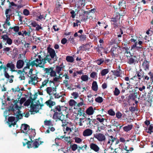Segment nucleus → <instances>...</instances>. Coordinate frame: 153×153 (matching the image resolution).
Here are the masks:
<instances>
[{
  "label": "nucleus",
  "instance_id": "f257e3e1",
  "mask_svg": "<svg viewBox=\"0 0 153 153\" xmlns=\"http://www.w3.org/2000/svg\"><path fill=\"white\" fill-rule=\"evenodd\" d=\"M15 68V65L12 62L7 63L6 66H4L3 67L4 76L6 78L9 79V82L10 83H12L13 82V79L14 76L13 75H11L10 76L9 74L7 73L8 68L10 69V71L12 72H13L16 71L14 70Z\"/></svg>",
  "mask_w": 153,
  "mask_h": 153
},
{
  "label": "nucleus",
  "instance_id": "f03ea898",
  "mask_svg": "<svg viewBox=\"0 0 153 153\" xmlns=\"http://www.w3.org/2000/svg\"><path fill=\"white\" fill-rule=\"evenodd\" d=\"M32 134L29 135V137L30 139V144H31L32 148H33L34 149H36L38 148L39 145L42 144L44 143L43 141H39L40 138L39 137L38 139H35L34 140H33L32 139H33V137H34L36 134V133L35 131V129L32 130H31Z\"/></svg>",
  "mask_w": 153,
  "mask_h": 153
},
{
  "label": "nucleus",
  "instance_id": "7ed1b4c3",
  "mask_svg": "<svg viewBox=\"0 0 153 153\" xmlns=\"http://www.w3.org/2000/svg\"><path fill=\"white\" fill-rule=\"evenodd\" d=\"M35 60L31 62V64L33 66L35 65L36 67L44 68V65L46 62L45 59L42 58L41 56L38 54L35 56Z\"/></svg>",
  "mask_w": 153,
  "mask_h": 153
},
{
  "label": "nucleus",
  "instance_id": "20e7f679",
  "mask_svg": "<svg viewBox=\"0 0 153 153\" xmlns=\"http://www.w3.org/2000/svg\"><path fill=\"white\" fill-rule=\"evenodd\" d=\"M71 109L72 111L76 114L77 116L79 115L80 116L83 115L85 116L84 115H85L84 113V110L80 107V106H71Z\"/></svg>",
  "mask_w": 153,
  "mask_h": 153
},
{
  "label": "nucleus",
  "instance_id": "39448f33",
  "mask_svg": "<svg viewBox=\"0 0 153 153\" xmlns=\"http://www.w3.org/2000/svg\"><path fill=\"white\" fill-rule=\"evenodd\" d=\"M30 77L28 80V83L30 85H35L38 82V78L36 74H33L29 76Z\"/></svg>",
  "mask_w": 153,
  "mask_h": 153
},
{
  "label": "nucleus",
  "instance_id": "423d86ee",
  "mask_svg": "<svg viewBox=\"0 0 153 153\" xmlns=\"http://www.w3.org/2000/svg\"><path fill=\"white\" fill-rule=\"evenodd\" d=\"M21 129L22 132L23 133H25L24 130L25 132H27L26 134L29 136V135L32 134L31 130H34V129H32L31 130L30 129V126L27 124H22L21 127Z\"/></svg>",
  "mask_w": 153,
  "mask_h": 153
},
{
  "label": "nucleus",
  "instance_id": "0eeeda50",
  "mask_svg": "<svg viewBox=\"0 0 153 153\" xmlns=\"http://www.w3.org/2000/svg\"><path fill=\"white\" fill-rule=\"evenodd\" d=\"M31 65V63H27L26 66L24 68L22 71L28 77L33 74V70L32 67H31V68H30Z\"/></svg>",
  "mask_w": 153,
  "mask_h": 153
},
{
  "label": "nucleus",
  "instance_id": "6e6552de",
  "mask_svg": "<svg viewBox=\"0 0 153 153\" xmlns=\"http://www.w3.org/2000/svg\"><path fill=\"white\" fill-rule=\"evenodd\" d=\"M22 107H23V106H9V109L8 111H10L11 112L13 113L15 116H16L19 113L18 110H20Z\"/></svg>",
  "mask_w": 153,
  "mask_h": 153
},
{
  "label": "nucleus",
  "instance_id": "1a4fd4ad",
  "mask_svg": "<svg viewBox=\"0 0 153 153\" xmlns=\"http://www.w3.org/2000/svg\"><path fill=\"white\" fill-rule=\"evenodd\" d=\"M65 115H63L62 112H55L53 116L54 119L57 120H62L64 119Z\"/></svg>",
  "mask_w": 153,
  "mask_h": 153
},
{
  "label": "nucleus",
  "instance_id": "9d476101",
  "mask_svg": "<svg viewBox=\"0 0 153 153\" xmlns=\"http://www.w3.org/2000/svg\"><path fill=\"white\" fill-rule=\"evenodd\" d=\"M13 94H15L16 96V94L19 97V99L22 95V92L20 91V89L19 86H17L14 88L11 89Z\"/></svg>",
  "mask_w": 153,
  "mask_h": 153
},
{
  "label": "nucleus",
  "instance_id": "9b49d317",
  "mask_svg": "<svg viewBox=\"0 0 153 153\" xmlns=\"http://www.w3.org/2000/svg\"><path fill=\"white\" fill-rule=\"evenodd\" d=\"M43 106H30V110L29 111L31 114H34L39 112V107L41 108Z\"/></svg>",
  "mask_w": 153,
  "mask_h": 153
},
{
  "label": "nucleus",
  "instance_id": "f8f14e48",
  "mask_svg": "<svg viewBox=\"0 0 153 153\" xmlns=\"http://www.w3.org/2000/svg\"><path fill=\"white\" fill-rule=\"evenodd\" d=\"M18 111L19 112L18 114H16V120L13 123L10 124L9 125V127H11L12 126H14L16 125L17 121L19 119H21L22 118L23 116L22 114L21 113V111H20V110H18Z\"/></svg>",
  "mask_w": 153,
  "mask_h": 153
},
{
  "label": "nucleus",
  "instance_id": "ddd939ff",
  "mask_svg": "<svg viewBox=\"0 0 153 153\" xmlns=\"http://www.w3.org/2000/svg\"><path fill=\"white\" fill-rule=\"evenodd\" d=\"M94 137L99 142L104 141L106 139L105 136L103 134L100 133H97L95 134Z\"/></svg>",
  "mask_w": 153,
  "mask_h": 153
},
{
  "label": "nucleus",
  "instance_id": "4468645a",
  "mask_svg": "<svg viewBox=\"0 0 153 153\" xmlns=\"http://www.w3.org/2000/svg\"><path fill=\"white\" fill-rule=\"evenodd\" d=\"M138 62V59L136 56H134L128 59V63L130 65L135 64Z\"/></svg>",
  "mask_w": 153,
  "mask_h": 153
},
{
  "label": "nucleus",
  "instance_id": "2eb2a0df",
  "mask_svg": "<svg viewBox=\"0 0 153 153\" xmlns=\"http://www.w3.org/2000/svg\"><path fill=\"white\" fill-rule=\"evenodd\" d=\"M48 53H49V54L51 58L52 59H53L55 57V60H56L57 58H56V55L55 52L54 50L51 48H48Z\"/></svg>",
  "mask_w": 153,
  "mask_h": 153
},
{
  "label": "nucleus",
  "instance_id": "dca6fc26",
  "mask_svg": "<svg viewBox=\"0 0 153 153\" xmlns=\"http://www.w3.org/2000/svg\"><path fill=\"white\" fill-rule=\"evenodd\" d=\"M89 146L91 150L96 152H98L100 150V147L95 143H91L90 144Z\"/></svg>",
  "mask_w": 153,
  "mask_h": 153
},
{
  "label": "nucleus",
  "instance_id": "f3484780",
  "mask_svg": "<svg viewBox=\"0 0 153 153\" xmlns=\"http://www.w3.org/2000/svg\"><path fill=\"white\" fill-rule=\"evenodd\" d=\"M2 39L4 41H6V43L9 45H11L12 43V40L7 35H4L2 36Z\"/></svg>",
  "mask_w": 153,
  "mask_h": 153
},
{
  "label": "nucleus",
  "instance_id": "a211bd4d",
  "mask_svg": "<svg viewBox=\"0 0 153 153\" xmlns=\"http://www.w3.org/2000/svg\"><path fill=\"white\" fill-rule=\"evenodd\" d=\"M65 134V137L63 141L65 143H67L68 144H71L72 143L71 139V137L69 136H68L66 135V132L65 131L64 132Z\"/></svg>",
  "mask_w": 153,
  "mask_h": 153
},
{
  "label": "nucleus",
  "instance_id": "6ab92c4d",
  "mask_svg": "<svg viewBox=\"0 0 153 153\" xmlns=\"http://www.w3.org/2000/svg\"><path fill=\"white\" fill-rule=\"evenodd\" d=\"M149 62L146 60H144L142 65L143 68L146 71H148L149 70Z\"/></svg>",
  "mask_w": 153,
  "mask_h": 153
},
{
  "label": "nucleus",
  "instance_id": "aec40b11",
  "mask_svg": "<svg viewBox=\"0 0 153 153\" xmlns=\"http://www.w3.org/2000/svg\"><path fill=\"white\" fill-rule=\"evenodd\" d=\"M92 132V130L90 129H87L84 131L83 134L84 136H88L91 135Z\"/></svg>",
  "mask_w": 153,
  "mask_h": 153
},
{
  "label": "nucleus",
  "instance_id": "412c9836",
  "mask_svg": "<svg viewBox=\"0 0 153 153\" xmlns=\"http://www.w3.org/2000/svg\"><path fill=\"white\" fill-rule=\"evenodd\" d=\"M145 130L146 131H147L146 132L147 133L151 134L152 133H153V124H151L148 127H145Z\"/></svg>",
  "mask_w": 153,
  "mask_h": 153
},
{
  "label": "nucleus",
  "instance_id": "4be33fe9",
  "mask_svg": "<svg viewBox=\"0 0 153 153\" xmlns=\"http://www.w3.org/2000/svg\"><path fill=\"white\" fill-rule=\"evenodd\" d=\"M137 44H134L131 46V50L134 51L136 50L140 51V49L142 48L143 47L142 46H137Z\"/></svg>",
  "mask_w": 153,
  "mask_h": 153
},
{
  "label": "nucleus",
  "instance_id": "5701e85b",
  "mask_svg": "<svg viewBox=\"0 0 153 153\" xmlns=\"http://www.w3.org/2000/svg\"><path fill=\"white\" fill-rule=\"evenodd\" d=\"M34 16L36 17L37 18L36 19L37 21H39V20L42 21L43 20L45 19V17L44 16V15L43 14L42 15L40 13L37 14L36 15L34 14Z\"/></svg>",
  "mask_w": 153,
  "mask_h": 153
},
{
  "label": "nucleus",
  "instance_id": "b1692460",
  "mask_svg": "<svg viewBox=\"0 0 153 153\" xmlns=\"http://www.w3.org/2000/svg\"><path fill=\"white\" fill-rule=\"evenodd\" d=\"M102 116H103L104 117H105L104 115H102L100 114L97 115V120L99 121L100 123H103L104 121V120H106H106H107L105 118H104L102 117Z\"/></svg>",
  "mask_w": 153,
  "mask_h": 153
},
{
  "label": "nucleus",
  "instance_id": "393cba45",
  "mask_svg": "<svg viewBox=\"0 0 153 153\" xmlns=\"http://www.w3.org/2000/svg\"><path fill=\"white\" fill-rule=\"evenodd\" d=\"M18 74L19 75V78L20 80H25V76L24 72L22 71L18 70L17 71Z\"/></svg>",
  "mask_w": 153,
  "mask_h": 153
},
{
  "label": "nucleus",
  "instance_id": "a878e982",
  "mask_svg": "<svg viewBox=\"0 0 153 153\" xmlns=\"http://www.w3.org/2000/svg\"><path fill=\"white\" fill-rule=\"evenodd\" d=\"M24 62L22 60H19L17 62L16 67L18 69L22 68L24 65Z\"/></svg>",
  "mask_w": 153,
  "mask_h": 153
},
{
  "label": "nucleus",
  "instance_id": "bb28decb",
  "mask_svg": "<svg viewBox=\"0 0 153 153\" xmlns=\"http://www.w3.org/2000/svg\"><path fill=\"white\" fill-rule=\"evenodd\" d=\"M32 99L31 100L30 99H28L26 101H25V102L24 104L23 105H30V103H31L30 105H42L41 104H33L31 102H33Z\"/></svg>",
  "mask_w": 153,
  "mask_h": 153
},
{
  "label": "nucleus",
  "instance_id": "cd10ccee",
  "mask_svg": "<svg viewBox=\"0 0 153 153\" xmlns=\"http://www.w3.org/2000/svg\"><path fill=\"white\" fill-rule=\"evenodd\" d=\"M92 88L93 91H97L98 89V85L96 81H94L92 83Z\"/></svg>",
  "mask_w": 153,
  "mask_h": 153
},
{
  "label": "nucleus",
  "instance_id": "c85d7f7f",
  "mask_svg": "<svg viewBox=\"0 0 153 153\" xmlns=\"http://www.w3.org/2000/svg\"><path fill=\"white\" fill-rule=\"evenodd\" d=\"M94 111L93 108L92 106L89 107L86 110V113L89 115H91L93 114Z\"/></svg>",
  "mask_w": 153,
  "mask_h": 153
},
{
  "label": "nucleus",
  "instance_id": "c756f323",
  "mask_svg": "<svg viewBox=\"0 0 153 153\" xmlns=\"http://www.w3.org/2000/svg\"><path fill=\"white\" fill-rule=\"evenodd\" d=\"M109 72V69L108 68L104 69H102L100 73L102 76H104L106 75Z\"/></svg>",
  "mask_w": 153,
  "mask_h": 153
},
{
  "label": "nucleus",
  "instance_id": "7c9ffc66",
  "mask_svg": "<svg viewBox=\"0 0 153 153\" xmlns=\"http://www.w3.org/2000/svg\"><path fill=\"white\" fill-rule=\"evenodd\" d=\"M121 72L122 71L120 69V67L119 66V68L117 70H115L114 75L117 77H119L120 76V75L122 73Z\"/></svg>",
  "mask_w": 153,
  "mask_h": 153
},
{
  "label": "nucleus",
  "instance_id": "2f4dec72",
  "mask_svg": "<svg viewBox=\"0 0 153 153\" xmlns=\"http://www.w3.org/2000/svg\"><path fill=\"white\" fill-rule=\"evenodd\" d=\"M60 78V76H59L53 78L52 80H50L49 83L50 84L53 83L54 84H55L57 82L59 81Z\"/></svg>",
  "mask_w": 153,
  "mask_h": 153
},
{
  "label": "nucleus",
  "instance_id": "473e14b6",
  "mask_svg": "<svg viewBox=\"0 0 153 153\" xmlns=\"http://www.w3.org/2000/svg\"><path fill=\"white\" fill-rule=\"evenodd\" d=\"M133 127V125L131 124L128 125L127 126H124L123 128V130L127 132L130 131L132 129Z\"/></svg>",
  "mask_w": 153,
  "mask_h": 153
},
{
  "label": "nucleus",
  "instance_id": "72a5a7b5",
  "mask_svg": "<svg viewBox=\"0 0 153 153\" xmlns=\"http://www.w3.org/2000/svg\"><path fill=\"white\" fill-rule=\"evenodd\" d=\"M85 121H86L87 124L89 126H93V121L90 118H86Z\"/></svg>",
  "mask_w": 153,
  "mask_h": 153
},
{
  "label": "nucleus",
  "instance_id": "f704fd0d",
  "mask_svg": "<svg viewBox=\"0 0 153 153\" xmlns=\"http://www.w3.org/2000/svg\"><path fill=\"white\" fill-rule=\"evenodd\" d=\"M108 141L107 142L108 144H110L111 143V145H112L114 141L116 140V138L112 136H108Z\"/></svg>",
  "mask_w": 153,
  "mask_h": 153
},
{
  "label": "nucleus",
  "instance_id": "c9c22d12",
  "mask_svg": "<svg viewBox=\"0 0 153 153\" xmlns=\"http://www.w3.org/2000/svg\"><path fill=\"white\" fill-rule=\"evenodd\" d=\"M55 90V89L54 88H52L51 87H48L46 89V91L47 93L50 95L51 94V92L52 91H54Z\"/></svg>",
  "mask_w": 153,
  "mask_h": 153
},
{
  "label": "nucleus",
  "instance_id": "e433bc0d",
  "mask_svg": "<svg viewBox=\"0 0 153 153\" xmlns=\"http://www.w3.org/2000/svg\"><path fill=\"white\" fill-rule=\"evenodd\" d=\"M62 68V66L61 65H60L59 66H57L56 68V72L57 73V74L60 76L62 75V74L61 73V71Z\"/></svg>",
  "mask_w": 153,
  "mask_h": 153
},
{
  "label": "nucleus",
  "instance_id": "4c0bfd02",
  "mask_svg": "<svg viewBox=\"0 0 153 153\" xmlns=\"http://www.w3.org/2000/svg\"><path fill=\"white\" fill-rule=\"evenodd\" d=\"M50 80L49 79H47L44 80L42 83V85L40 86V88H42L45 86H47V84L48 82H49Z\"/></svg>",
  "mask_w": 153,
  "mask_h": 153
},
{
  "label": "nucleus",
  "instance_id": "58836bf2",
  "mask_svg": "<svg viewBox=\"0 0 153 153\" xmlns=\"http://www.w3.org/2000/svg\"><path fill=\"white\" fill-rule=\"evenodd\" d=\"M81 79L83 81H87L89 79V77L87 75H83L81 76Z\"/></svg>",
  "mask_w": 153,
  "mask_h": 153
},
{
  "label": "nucleus",
  "instance_id": "ea45409f",
  "mask_svg": "<svg viewBox=\"0 0 153 153\" xmlns=\"http://www.w3.org/2000/svg\"><path fill=\"white\" fill-rule=\"evenodd\" d=\"M15 117H8V123L9 124V126L10 124H11L12 123H13L15 121Z\"/></svg>",
  "mask_w": 153,
  "mask_h": 153
},
{
  "label": "nucleus",
  "instance_id": "a19ab883",
  "mask_svg": "<svg viewBox=\"0 0 153 153\" xmlns=\"http://www.w3.org/2000/svg\"><path fill=\"white\" fill-rule=\"evenodd\" d=\"M65 137V134L62 135V136H61L59 137H56L55 138V143H56V144L57 146H59V143L58 141V140L62 139H64Z\"/></svg>",
  "mask_w": 153,
  "mask_h": 153
},
{
  "label": "nucleus",
  "instance_id": "79ce46f5",
  "mask_svg": "<svg viewBox=\"0 0 153 153\" xmlns=\"http://www.w3.org/2000/svg\"><path fill=\"white\" fill-rule=\"evenodd\" d=\"M53 68H44V71L45 74L48 75L50 74Z\"/></svg>",
  "mask_w": 153,
  "mask_h": 153
},
{
  "label": "nucleus",
  "instance_id": "37998d69",
  "mask_svg": "<svg viewBox=\"0 0 153 153\" xmlns=\"http://www.w3.org/2000/svg\"><path fill=\"white\" fill-rule=\"evenodd\" d=\"M8 109H9V107L6 109L4 113V116L5 117V120L7 119V117L9 116V113L11 112L10 111H8Z\"/></svg>",
  "mask_w": 153,
  "mask_h": 153
},
{
  "label": "nucleus",
  "instance_id": "c03bdc74",
  "mask_svg": "<svg viewBox=\"0 0 153 153\" xmlns=\"http://www.w3.org/2000/svg\"><path fill=\"white\" fill-rule=\"evenodd\" d=\"M44 123L45 126H53L51 120H46L44 121Z\"/></svg>",
  "mask_w": 153,
  "mask_h": 153
},
{
  "label": "nucleus",
  "instance_id": "a18cd8bd",
  "mask_svg": "<svg viewBox=\"0 0 153 153\" xmlns=\"http://www.w3.org/2000/svg\"><path fill=\"white\" fill-rule=\"evenodd\" d=\"M129 110L132 113H134L135 111H138V109L136 107V106H135V107L134 106L130 107L129 108Z\"/></svg>",
  "mask_w": 153,
  "mask_h": 153
},
{
  "label": "nucleus",
  "instance_id": "49530a36",
  "mask_svg": "<svg viewBox=\"0 0 153 153\" xmlns=\"http://www.w3.org/2000/svg\"><path fill=\"white\" fill-rule=\"evenodd\" d=\"M66 60L69 62H72L74 61L73 57L72 56H67L66 58Z\"/></svg>",
  "mask_w": 153,
  "mask_h": 153
},
{
  "label": "nucleus",
  "instance_id": "de8ad7c7",
  "mask_svg": "<svg viewBox=\"0 0 153 153\" xmlns=\"http://www.w3.org/2000/svg\"><path fill=\"white\" fill-rule=\"evenodd\" d=\"M95 62H96L98 65H100L104 62V59L103 58H101L96 60L95 61Z\"/></svg>",
  "mask_w": 153,
  "mask_h": 153
},
{
  "label": "nucleus",
  "instance_id": "09e8293b",
  "mask_svg": "<svg viewBox=\"0 0 153 153\" xmlns=\"http://www.w3.org/2000/svg\"><path fill=\"white\" fill-rule=\"evenodd\" d=\"M46 104L47 105H54L55 104V102L53 101L52 100H50L47 101L45 102Z\"/></svg>",
  "mask_w": 153,
  "mask_h": 153
},
{
  "label": "nucleus",
  "instance_id": "8fccbe9b",
  "mask_svg": "<svg viewBox=\"0 0 153 153\" xmlns=\"http://www.w3.org/2000/svg\"><path fill=\"white\" fill-rule=\"evenodd\" d=\"M23 145L24 146H25L26 145H27V147L28 149L32 148L31 144H30V141H27L26 143H24V142H23Z\"/></svg>",
  "mask_w": 153,
  "mask_h": 153
},
{
  "label": "nucleus",
  "instance_id": "3c124183",
  "mask_svg": "<svg viewBox=\"0 0 153 153\" xmlns=\"http://www.w3.org/2000/svg\"><path fill=\"white\" fill-rule=\"evenodd\" d=\"M65 128L64 129V128L63 131L64 132H65V131L66 132V133H67V132H68V134H69L71 132L72 130L71 128L68 127L67 126H65Z\"/></svg>",
  "mask_w": 153,
  "mask_h": 153
},
{
  "label": "nucleus",
  "instance_id": "603ef678",
  "mask_svg": "<svg viewBox=\"0 0 153 153\" xmlns=\"http://www.w3.org/2000/svg\"><path fill=\"white\" fill-rule=\"evenodd\" d=\"M11 53L12 56V57L14 58L17 55V50L16 49H14L12 51H11Z\"/></svg>",
  "mask_w": 153,
  "mask_h": 153
},
{
  "label": "nucleus",
  "instance_id": "864d4df0",
  "mask_svg": "<svg viewBox=\"0 0 153 153\" xmlns=\"http://www.w3.org/2000/svg\"><path fill=\"white\" fill-rule=\"evenodd\" d=\"M74 139L75 140V143H79L82 142V139L79 137H75L74 138Z\"/></svg>",
  "mask_w": 153,
  "mask_h": 153
},
{
  "label": "nucleus",
  "instance_id": "5fc2aeb1",
  "mask_svg": "<svg viewBox=\"0 0 153 153\" xmlns=\"http://www.w3.org/2000/svg\"><path fill=\"white\" fill-rule=\"evenodd\" d=\"M61 107L60 106H56L55 107V108L53 109V111L55 112L58 111L59 112H61Z\"/></svg>",
  "mask_w": 153,
  "mask_h": 153
},
{
  "label": "nucleus",
  "instance_id": "6e6d98bb",
  "mask_svg": "<svg viewBox=\"0 0 153 153\" xmlns=\"http://www.w3.org/2000/svg\"><path fill=\"white\" fill-rule=\"evenodd\" d=\"M108 114L111 116H114L115 115V112L112 109H109L108 111Z\"/></svg>",
  "mask_w": 153,
  "mask_h": 153
},
{
  "label": "nucleus",
  "instance_id": "4d7b16f0",
  "mask_svg": "<svg viewBox=\"0 0 153 153\" xmlns=\"http://www.w3.org/2000/svg\"><path fill=\"white\" fill-rule=\"evenodd\" d=\"M69 105H75L77 104V102L73 99H71L69 101Z\"/></svg>",
  "mask_w": 153,
  "mask_h": 153
},
{
  "label": "nucleus",
  "instance_id": "13d9d810",
  "mask_svg": "<svg viewBox=\"0 0 153 153\" xmlns=\"http://www.w3.org/2000/svg\"><path fill=\"white\" fill-rule=\"evenodd\" d=\"M43 59H45V62H46V61H47L48 62L51 64H52L53 63H54V61H53V62L52 61V59L49 58V56H47Z\"/></svg>",
  "mask_w": 153,
  "mask_h": 153
},
{
  "label": "nucleus",
  "instance_id": "bf43d9fd",
  "mask_svg": "<svg viewBox=\"0 0 153 153\" xmlns=\"http://www.w3.org/2000/svg\"><path fill=\"white\" fill-rule=\"evenodd\" d=\"M62 122V126L63 127V128L64 129L65 128V126H66L68 124V122H66L65 120H64V119L62 120H61Z\"/></svg>",
  "mask_w": 153,
  "mask_h": 153
},
{
  "label": "nucleus",
  "instance_id": "052dcab7",
  "mask_svg": "<svg viewBox=\"0 0 153 153\" xmlns=\"http://www.w3.org/2000/svg\"><path fill=\"white\" fill-rule=\"evenodd\" d=\"M95 101L99 103H101L103 101V98L101 97H98L95 99Z\"/></svg>",
  "mask_w": 153,
  "mask_h": 153
},
{
  "label": "nucleus",
  "instance_id": "680f3d73",
  "mask_svg": "<svg viewBox=\"0 0 153 153\" xmlns=\"http://www.w3.org/2000/svg\"><path fill=\"white\" fill-rule=\"evenodd\" d=\"M120 93V90L117 88L116 87L115 88L114 94L115 96L118 95Z\"/></svg>",
  "mask_w": 153,
  "mask_h": 153
},
{
  "label": "nucleus",
  "instance_id": "e2e57ef3",
  "mask_svg": "<svg viewBox=\"0 0 153 153\" xmlns=\"http://www.w3.org/2000/svg\"><path fill=\"white\" fill-rule=\"evenodd\" d=\"M77 148L78 146L76 144H74L71 146V149L74 151H76Z\"/></svg>",
  "mask_w": 153,
  "mask_h": 153
},
{
  "label": "nucleus",
  "instance_id": "0e129e2a",
  "mask_svg": "<svg viewBox=\"0 0 153 153\" xmlns=\"http://www.w3.org/2000/svg\"><path fill=\"white\" fill-rule=\"evenodd\" d=\"M111 22H114L113 24L115 25V27H117V24H116V22H117V19L115 18H113L111 19Z\"/></svg>",
  "mask_w": 153,
  "mask_h": 153
},
{
  "label": "nucleus",
  "instance_id": "69168bd1",
  "mask_svg": "<svg viewBox=\"0 0 153 153\" xmlns=\"http://www.w3.org/2000/svg\"><path fill=\"white\" fill-rule=\"evenodd\" d=\"M116 48L114 47H112L111 50L110 52L111 53V54L112 56H114L115 53L114 52L116 51Z\"/></svg>",
  "mask_w": 153,
  "mask_h": 153
},
{
  "label": "nucleus",
  "instance_id": "338daca9",
  "mask_svg": "<svg viewBox=\"0 0 153 153\" xmlns=\"http://www.w3.org/2000/svg\"><path fill=\"white\" fill-rule=\"evenodd\" d=\"M23 13L25 16H28L30 12L27 9H25L23 11Z\"/></svg>",
  "mask_w": 153,
  "mask_h": 153
},
{
  "label": "nucleus",
  "instance_id": "774afa93",
  "mask_svg": "<svg viewBox=\"0 0 153 153\" xmlns=\"http://www.w3.org/2000/svg\"><path fill=\"white\" fill-rule=\"evenodd\" d=\"M90 76L91 78H94L97 76V73L95 72H93L90 74Z\"/></svg>",
  "mask_w": 153,
  "mask_h": 153
}]
</instances>
